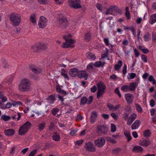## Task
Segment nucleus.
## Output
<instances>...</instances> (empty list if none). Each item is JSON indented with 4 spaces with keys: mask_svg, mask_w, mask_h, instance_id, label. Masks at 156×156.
<instances>
[{
    "mask_svg": "<svg viewBox=\"0 0 156 156\" xmlns=\"http://www.w3.org/2000/svg\"><path fill=\"white\" fill-rule=\"evenodd\" d=\"M10 20L12 25L14 26H17L20 25L21 19L20 14L13 12L9 15Z\"/></svg>",
    "mask_w": 156,
    "mask_h": 156,
    "instance_id": "f257e3e1",
    "label": "nucleus"
},
{
    "mask_svg": "<svg viewBox=\"0 0 156 156\" xmlns=\"http://www.w3.org/2000/svg\"><path fill=\"white\" fill-rule=\"evenodd\" d=\"M48 48L47 44L42 42L37 43L31 47L32 50L34 52L43 51L46 50Z\"/></svg>",
    "mask_w": 156,
    "mask_h": 156,
    "instance_id": "f03ea898",
    "label": "nucleus"
},
{
    "mask_svg": "<svg viewBox=\"0 0 156 156\" xmlns=\"http://www.w3.org/2000/svg\"><path fill=\"white\" fill-rule=\"evenodd\" d=\"M109 132L108 128L105 125H98L97 127L96 133L99 136L101 134L107 135Z\"/></svg>",
    "mask_w": 156,
    "mask_h": 156,
    "instance_id": "7ed1b4c3",
    "label": "nucleus"
},
{
    "mask_svg": "<svg viewBox=\"0 0 156 156\" xmlns=\"http://www.w3.org/2000/svg\"><path fill=\"white\" fill-rule=\"evenodd\" d=\"M29 81L26 79H23L19 85V90L22 92L27 91L29 90L30 86Z\"/></svg>",
    "mask_w": 156,
    "mask_h": 156,
    "instance_id": "20e7f679",
    "label": "nucleus"
},
{
    "mask_svg": "<svg viewBox=\"0 0 156 156\" xmlns=\"http://www.w3.org/2000/svg\"><path fill=\"white\" fill-rule=\"evenodd\" d=\"M31 126V123L29 121L27 122L23 126L20 127L19 130V135H22L28 131Z\"/></svg>",
    "mask_w": 156,
    "mask_h": 156,
    "instance_id": "39448f33",
    "label": "nucleus"
},
{
    "mask_svg": "<svg viewBox=\"0 0 156 156\" xmlns=\"http://www.w3.org/2000/svg\"><path fill=\"white\" fill-rule=\"evenodd\" d=\"M80 2V0H69L68 1L69 6L76 9L81 8Z\"/></svg>",
    "mask_w": 156,
    "mask_h": 156,
    "instance_id": "423d86ee",
    "label": "nucleus"
},
{
    "mask_svg": "<svg viewBox=\"0 0 156 156\" xmlns=\"http://www.w3.org/2000/svg\"><path fill=\"white\" fill-rule=\"evenodd\" d=\"M58 24L61 28L64 29L68 25V20L66 18H59Z\"/></svg>",
    "mask_w": 156,
    "mask_h": 156,
    "instance_id": "0eeeda50",
    "label": "nucleus"
},
{
    "mask_svg": "<svg viewBox=\"0 0 156 156\" xmlns=\"http://www.w3.org/2000/svg\"><path fill=\"white\" fill-rule=\"evenodd\" d=\"M85 148L87 151L94 152L95 151L96 148L93 144L90 141L85 143Z\"/></svg>",
    "mask_w": 156,
    "mask_h": 156,
    "instance_id": "6e6552de",
    "label": "nucleus"
},
{
    "mask_svg": "<svg viewBox=\"0 0 156 156\" xmlns=\"http://www.w3.org/2000/svg\"><path fill=\"white\" fill-rule=\"evenodd\" d=\"M47 20L44 17L41 16L39 19L38 25L39 27L43 29L47 25Z\"/></svg>",
    "mask_w": 156,
    "mask_h": 156,
    "instance_id": "1a4fd4ad",
    "label": "nucleus"
},
{
    "mask_svg": "<svg viewBox=\"0 0 156 156\" xmlns=\"http://www.w3.org/2000/svg\"><path fill=\"white\" fill-rule=\"evenodd\" d=\"M105 140L104 137H101L94 140L95 145L99 147H102L105 143Z\"/></svg>",
    "mask_w": 156,
    "mask_h": 156,
    "instance_id": "9d476101",
    "label": "nucleus"
},
{
    "mask_svg": "<svg viewBox=\"0 0 156 156\" xmlns=\"http://www.w3.org/2000/svg\"><path fill=\"white\" fill-rule=\"evenodd\" d=\"M93 100V98L92 96H90L88 99L85 97H83L81 98L80 104L84 105L87 103L88 105H89L92 102Z\"/></svg>",
    "mask_w": 156,
    "mask_h": 156,
    "instance_id": "9b49d317",
    "label": "nucleus"
},
{
    "mask_svg": "<svg viewBox=\"0 0 156 156\" xmlns=\"http://www.w3.org/2000/svg\"><path fill=\"white\" fill-rule=\"evenodd\" d=\"M75 42V40L72 39H69L66 41L65 42L63 43L61 47L63 48H68L70 47L71 44Z\"/></svg>",
    "mask_w": 156,
    "mask_h": 156,
    "instance_id": "f8f14e48",
    "label": "nucleus"
},
{
    "mask_svg": "<svg viewBox=\"0 0 156 156\" xmlns=\"http://www.w3.org/2000/svg\"><path fill=\"white\" fill-rule=\"evenodd\" d=\"M125 96L127 103L131 104L133 101V96L131 94L129 93L126 94Z\"/></svg>",
    "mask_w": 156,
    "mask_h": 156,
    "instance_id": "ddd939ff",
    "label": "nucleus"
},
{
    "mask_svg": "<svg viewBox=\"0 0 156 156\" xmlns=\"http://www.w3.org/2000/svg\"><path fill=\"white\" fill-rule=\"evenodd\" d=\"M116 6V5H115L110 6L109 8H107L105 12V14L106 15L108 14L114 15L115 14L113 13V12L114 11H115Z\"/></svg>",
    "mask_w": 156,
    "mask_h": 156,
    "instance_id": "4468645a",
    "label": "nucleus"
},
{
    "mask_svg": "<svg viewBox=\"0 0 156 156\" xmlns=\"http://www.w3.org/2000/svg\"><path fill=\"white\" fill-rule=\"evenodd\" d=\"M79 73L77 75V77L80 78H84L85 80H87V77L88 76V74L86 73L85 71H79Z\"/></svg>",
    "mask_w": 156,
    "mask_h": 156,
    "instance_id": "2eb2a0df",
    "label": "nucleus"
},
{
    "mask_svg": "<svg viewBox=\"0 0 156 156\" xmlns=\"http://www.w3.org/2000/svg\"><path fill=\"white\" fill-rule=\"evenodd\" d=\"M97 116V113L96 111H93L91 112L90 118V122L91 123H93L96 121V119Z\"/></svg>",
    "mask_w": 156,
    "mask_h": 156,
    "instance_id": "dca6fc26",
    "label": "nucleus"
},
{
    "mask_svg": "<svg viewBox=\"0 0 156 156\" xmlns=\"http://www.w3.org/2000/svg\"><path fill=\"white\" fill-rule=\"evenodd\" d=\"M78 73H79V71L77 69L73 68L69 70V74L71 76L74 77L76 76Z\"/></svg>",
    "mask_w": 156,
    "mask_h": 156,
    "instance_id": "f3484780",
    "label": "nucleus"
},
{
    "mask_svg": "<svg viewBox=\"0 0 156 156\" xmlns=\"http://www.w3.org/2000/svg\"><path fill=\"white\" fill-rule=\"evenodd\" d=\"M141 123L140 121L139 120H136L132 125L131 129H137Z\"/></svg>",
    "mask_w": 156,
    "mask_h": 156,
    "instance_id": "a211bd4d",
    "label": "nucleus"
},
{
    "mask_svg": "<svg viewBox=\"0 0 156 156\" xmlns=\"http://www.w3.org/2000/svg\"><path fill=\"white\" fill-rule=\"evenodd\" d=\"M97 86L98 90L104 91L106 88L105 85L103 82H99L97 84Z\"/></svg>",
    "mask_w": 156,
    "mask_h": 156,
    "instance_id": "6ab92c4d",
    "label": "nucleus"
},
{
    "mask_svg": "<svg viewBox=\"0 0 156 156\" xmlns=\"http://www.w3.org/2000/svg\"><path fill=\"white\" fill-rule=\"evenodd\" d=\"M151 142L149 140L143 139L140 140V144L141 145L145 147H147L151 144Z\"/></svg>",
    "mask_w": 156,
    "mask_h": 156,
    "instance_id": "aec40b11",
    "label": "nucleus"
},
{
    "mask_svg": "<svg viewBox=\"0 0 156 156\" xmlns=\"http://www.w3.org/2000/svg\"><path fill=\"white\" fill-rule=\"evenodd\" d=\"M15 133L14 130L9 129L7 130H5L4 133L5 135L8 136H10L13 135Z\"/></svg>",
    "mask_w": 156,
    "mask_h": 156,
    "instance_id": "412c9836",
    "label": "nucleus"
},
{
    "mask_svg": "<svg viewBox=\"0 0 156 156\" xmlns=\"http://www.w3.org/2000/svg\"><path fill=\"white\" fill-rule=\"evenodd\" d=\"M84 39L86 41L88 42L90 41L91 38V34L90 32L85 33L84 35Z\"/></svg>",
    "mask_w": 156,
    "mask_h": 156,
    "instance_id": "4be33fe9",
    "label": "nucleus"
},
{
    "mask_svg": "<svg viewBox=\"0 0 156 156\" xmlns=\"http://www.w3.org/2000/svg\"><path fill=\"white\" fill-rule=\"evenodd\" d=\"M143 150V148L140 146H134L133 149V151L139 153L142 152Z\"/></svg>",
    "mask_w": 156,
    "mask_h": 156,
    "instance_id": "5701e85b",
    "label": "nucleus"
},
{
    "mask_svg": "<svg viewBox=\"0 0 156 156\" xmlns=\"http://www.w3.org/2000/svg\"><path fill=\"white\" fill-rule=\"evenodd\" d=\"M128 87H129V91H134L135 90L136 87V83L135 82L131 83Z\"/></svg>",
    "mask_w": 156,
    "mask_h": 156,
    "instance_id": "b1692460",
    "label": "nucleus"
},
{
    "mask_svg": "<svg viewBox=\"0 0 156 156\" xmlns=\"http://www.w3.org/2000/svg\"><path fill=\"white\" fill-rule=\"evenodd\" d=\"M86 56L88 59L92 60H94L96 57L94 54L91 53L90 52H88L86 53Z\"/></svg>",
    "mask_w": 156,
    "mask_h": 156,
    "instance_id": "393cba45",
    "label": "nucleus"
},
{
    "mask_svg": "<svg viewBox=\"0 0 156 156\" xmlns=\"http://www.w3.org/2000/svg\"><path fill=\"white\" fill-rule=\"evenodd\" d=\"M94 64L92 63H90L88 64L87 67V70L90 73H91L93 71L94 69Z\"/></svg>",
    "mask_w": 156,
    "mask_h": 156,
    "instance_id": "a878e982",
    "label": "nucleus"
},
{
    "mask_svg": "<svg viewBox=\"0 0 156 156\" xmlns=\"http://www.w3.org/2000/svg\"><path fill=\"white\" fill-rule=\"evenodd\" d=\"M156 22V14L151 16L149 20L150 23L152 24Z\"/></svg>",
    "mask_w": 156,
    "mask_h": 156,
    "instance_id": "bb28decb",
    "label": "nucleus"
},
{
    "mask_svg": "<svg viewBox=\"0 0 156 156\" xmlns=\"http://www.w3.org/2000/svg\"><path fill=\"white\" fill-rule=\"evenodd\" d=\"M122 65V61L119 60L118 64L115 65L114 67L115 70L118 71L120 69V67Z\"/></svg>",
    "mask_w": 156,
    "mask_h": 156,
    "instance_id": "cd10ccee",
    "label": "nucleus"
},
{
    "mask_svg": "<svg viewBox=\"0 0 156 156\" xmlns=\"http://www.w3.org/2000/svg\"><path fill=\"white\" fill-rule=\"evenodd\" d=\"M124 134L126 137L127 139V141H129L132 138L129 132L128 131H126L124 132Z\"/></svg>",
    "mask_w": 156,
    "mask_h": 156,
    "instance_id": "c85d7f7f",
    "label": "nucleus"
},
{
    "mask_svg": "<svg viewBox=\"0 0 156 156\" xmlns=\"http://www.w3.org/2000/svg\"><path fill=\"white\" fill-rule=\"evenodd\" d=\"M144 37L145 41H149L151 39V38L150 33L148 32L147 33V34L144 36Z\"/></svg>",
    "mask_w": 156,
    "mask_h": 156,
    "instance_id": "c756f323",
    "label": "nucleus"
},
{
    "mask_svg": "<svg viewBox=\"0 0 156 156\" xmlns=\"http://www.w3.org/2000/svg\"><path fill=\"white\" fill-rule=\"evenodd\" d=\"M46 123L45 122H42L39 124L38 126V129L40 131H43V129L45 127V125Z\"/></svg>",
    "mask_w": 156,
    "mask_h": 156,
    "instance_id": "7c9ffc66",
    "label": "nucleus"
},
{
    "mask_svg": "<svg viewBox=\"0 0 156 156\" xmlns=\"http://www.w3.org/2000/svg\"><path fill=\"white\" fill-rule=\"evenodd\" d=\"M30 69L34 73L36 74H38L41 72V70L40 69H35L32 67L30 68Z\"/></svg>",
    "mask_w": 156,
    "mask_h": 156,
    "instance_id": "2f4dec72",
    "label": "nucleus"
},
{
    "mask_svg": "<svg viewBox=\"0 0 156 156\" xmlns=\"http://www.w3.org/2000/svg\"><path fill=\"white\" fill-rule=\"evenodd\" d=\"M47 100L51 101V103H53L55 100V95L52 94L49 96L47 98Z\"/></svg>",
    "mask_w": 156,
    "mask_h": 156,
    "instance_id": "473e14b6",
    "label": "nucleus"
},
{
    "mask_svg": "<svg viewBox=\"0 0 156 156\" xmlns=\"http://www.w3.org/2000/svg\"><path fill=\"white\" fill-rule=\"evenodd\" d=\"M36 15L34 14L31 15L30 18V21L32 23H36V21L35 19Z\"/></svg>",
    "mask_w": 156,
    "mask_h": 156,
    "instance_id": "72a5a7b5",
    "label": "nucleus"
},
{
    "mask_svg": "<svg viewBox=\"0 0 156 156\" xmlns=\"http://www.w3.org/2000/svg\"><path fill=\"white\" fill-rule=\"evenodd\" d=\"M11 117L9 115H3L1 117L2 119H3L4 121L6 122L11 119Z\"/></svg>",
    "mask_w": 156,
    "mask_h": 156,
    "instance_id": "f704fd0d",
    "label": "nucleus"
},
{
    "mask_svg": "<svg viewBox=\"0 0 156 156\" xmlns=\"http://www.w3.org/2000/svg\"><path fill=\"white\" fill-rule=\"evenodd\" d=\"M122 150V149L120 148H117L115 149H113L112 151V152L113 154H119L120 152Z\"/></svg>",
    "mask_w": 156,
    "mask_h": 156,
    "instance_id": "c9c22d12",
    "label": "nucleus"
},
{
    "mask_svg": "<svg viewBox=\"0 0 156 156\" xmlns=\"http://www.w3.org/2000/svg\"><path fill=\"white\" fill-rule=\"evenodd\" d=\"M53 140L55 141H58L60 139V136L56 133H55L52 136Z\"/></svg>",
    "mask_w": 156,
    "mask_h": 156,
    "instance_id": "e433bc0d",
    "label": "nucleus"
},
{
    "mask_svg": "<svg viewBox=\"0 0 156 156\" xmlns=\"http://www.w3.org/2000/svg\"><path fill=\"white\" fill-rule=\"evenodd\" d=\"M144 134L145 136L149 137L151 136V133L149 130L147 129L144 132Z\"/></svg>",
    "mask_w": 156,
    "mask_h": 156,
    "instance_id": "4c0bfd02",
    "label": "nucleus"
},
{
    "mask_svg": "<svg viewBox=\"0 0 156 156\" xmlns=\"http://www.w3.org/2000/svg\"><path fill=\"white\" fill-rule=\"evenodd\" d=\"M129 76H127V78L129 79H134L136 76V74L134 73H129Z\"/></svg>",
    "mask_w": 156,
    "mask_h": 156,
    "instance_id": "58836bf2",
    "label": "nucleus"
},
{
    "mask_svg": "<svg viewBox=\"0 0 156 156\" xmlns=\"http://www.w3.org/2000/svg\"><path fill=\"white\" fill-rule=\"evenodd\" d=\"M104 93V91H100L98 90L97 93V98H99L100 97H101Z\"/></svg>",
    "mask_w": 156,
    "mask_h": 156,
    "instance_id": "ea45409f",
    "label": "nucleus"
},
{
    "mask_svg": "<svg viewBox=\"0 0 156 156\" xmlns=\"http://www.w3.org/2000/svg\"><path fill=\"white\" fill-rule=\"evenodd\" d=\"M129 87L128 86L126 85H124L121 88V90L122 91H129Z\"/></svg>",
    "mask_w": 156,
    "mask_h": 156,
    "instance_id": "a19ab883",
    "label": "nucleus"
},
{
    "mask_svg": "<svg viewBox=\"0 0 156 156\" xmlns=\"http://www.w3.org/2000/svg\"><path fill=\"white\" fill-rule=\"evenodd\" d=\"M136 107L138 112L140 113L142 112L143 110L142 108L139 104H136Z\"/></svg>",
    "mask_w": 156,
    "mask_h": 156,
    "instance_id": "79ce46f5",
    "label": "nucleus"
},
{
    "mask_svg": "<svg viewBox=\"0 0 156 156\" xmlns=\"http://www.w3.org/2000/svg\"><path fill=\"white\" fill-rule=\"evenodd\" d=\"M116 128L115 125L113 123L111 124V131L114 132L116 131Z\"/></svg>",
    "mask_w": 156,
    "mask_h": 156,
    "instance_id": "37998d69",
    "label": "nucleus"
},
{
    "mask_svg": "<svg viewBox=\"0 0 156 156\" xmlns=\"http://www.w3.org/2000/svg\"><path fill=\"white\" fill-rule=\"evenodd\" d=\"M107 141H110L113 144H115L116 141L113 139H112L110 137H108L106 138Z\"/></svg>",
    "mask_w": 156,
    "mask_h": 156,
    "instance_id": "c03bdc74",
    "label": "nucleus"
},
{
    "mask_svg": "<svg viewBox=\"0 0 156 156\" xmlns=\"http://www.w3.org/2000/svg\"><path fill=\"white\" fill-rule=\"evenodd\" d=\"M97 8L100 11H101L102 9V6L101 4L97 3L96 5Z\"/></svg>",
    "mask_w": 156,
    "mask_h": 156,
    "instance_id": "a18cd8bd",
    "label": "nucleus"
},
{
    "mask_svg": "<svg viewBox=\"0 0 156 156\" xmlns=\"http://www.w3.org/2000/svg\"><path fill=\"white\" fill-rule=\"evenodd\" d=\"M141 59L145 62H147V56L144 55L143 54L141 56Z\"/></svg>",
    "mask_w": 156,
    "mask_h": 156,
    "instance_id": "49530a36",
    "label": "nucleus"
},
{
    "mask_svg": "<svg viewBox=\"0 0 156 156\" xmlns=\"http://www.w3.org/2000/svg\"><path fill=\"white\" fill-rule=\"evenodd\" d=\"M12 105L14 106L17 105V106H18V105H22V103L20 101H14L12 104Z\"/></svg>",
    "mask_w": 156,
    "mask_h": 156,
    "instance_id": "de8ad7c7",
    "label": "nucleus"
},
{
    "mask_svg": "<svg viewBox=\"0 0 156 156\" xmlns=\"http://www.w3.org/2000/svg\"><path fill=\"white\" fill-rule=\"evenodd\" d=\"M38 2L41 4H47L48 2V0H38Z\"/></svg>",
    "mask_w": 156,
    "mask_h": 156,
    "instance_id": "09e8293b",
    "label": "nucleus"
},
{
    "mask_svg": "<svg viewBox=\"0 0 156 156\" xmlns=\"http://www.w3.org/2000/svg\"><path fill=\"white\" fill-rule=\"evenodd\" d=\"M115 12H117L118 14L121 15L122 14L121 10L119 9V7L116 5L115 9Z\"/></svg>",
    "mask_w": 156,
    "mask_h": 156,
    "instance_id": "8fccbe9b",
    "label": "nucleus"
},
{
    "mask_svg": "<svg viewBox=\"0 0 156 156\" xmlns=\"http://www.w3.org/2000/svg\"><path fill=\"white\" fill-rule=\"evenodd\" d=\"M115 92L118 95L119 98H121V95L120 93L118 88H116L115 89Z\"/></svg>",
    "mask_w": 156,
    "mask_h": 156,
    "instance_id": "3c124183",
    "label": "nucleus"
},
{
    "mask_svg": "<svg viewBox=\"0 0 156 156\" xmlns=\"http://www.w3.org/2000/svg\"><path fill=\"white\" fill-rule=\"evenodd\" d=\"M59 111L58 108H55L52 109L51 111L53 115H55Z\"/></svg>",
    "mask_w": 156,
    "mask_h": 156,
    "instance_id": "603ef678",
    "label": "nucleus"
},
{
    "mask_svg": "<svg viewBox=\"0 0 156 156\" xmlns=\"http://www.w3.org/2000/svg\"><path fill=\"white\" fill-rule=\"evenodd\" d=\"M37 151V150L35 149L33 151L30 152L29 155L28 156H34L35 154L36 153Z\"/></svg>",
    "mask_w": 156,
    "mask_h": 156,
    "instance_id": "864d4df0",
    "label": "nucleus"
},
{
    "mask_svg": "<svg viewBox=\"0 0 156 156\" xmlns=\"http://www.w3.org/2000/svg\"><path fill=\"white\" fill-rule=\"evenodd\" d=\"M97 89V87L95 86H94L93 87L90 88V91L92 93H95Z\"/></svg>",
    "mask_w": 156,
    "mask_h": 156,
    "instance_id": "5fc2aeb1",
    "label": "nucleus"
},
{
    "mask_svg": "<svg viewBox=\"0 0 156 156\" xmlns=\"http://www.w3.org/2000/svg\"><path fill=\"white\" fill-rule=\"evenodd\" d=\"M136 115L135 113L132 114L129 117V118H130L133 120H134L136 118Z\"/></svg>",
    "mask_w": 156,
    "mask_h": 156,
    "instance_id": "6e6d98bb",
    "label": "nucleus"
},
{
    "mask_svg": "<svg viewBox=\"0 0 156 156\" xmlns=\"http://www.w3.org/2000/svg\"><path fill=\"white\" fill-rule=\"evenodd\" d=\"M83 142V140H77L75 142L76 144L78 145H79L81 144H82Z\"/></svg>",
    "mask_w": 156,
    "mask_h": 156,
    "instance_id": "4d7b16f0",
    "label": "nucleus"
},
{
    "mask_svg": "<svg viewBox=\"0 0 156 156\" xmlns=\"http://www.w3.org/2000/svg\"><path fill=\"white\" fill-rule=\"evenodd\" d=\"M134 54L136 57H138L140 55V53L137 50L136 48H134Z\"/></svg>",
    "mask_w": 156,
    "mask_h": 156,
    "instance_id": "13d9d810",
    "label": "nucleus"
},
{
    "mask_svg": "<svg viewBox=\"0 0 156 156\" xmlns=\"http://www.w3.org/2000/svg\"><path fill=\"white\" fill-rule=\"evenodd\" d=\"M126 69L127 66L125 64L122 69V72L124 75H125L126 73Z\"/></svg>",
    "mask_w": 156,
    "mask_h": 156,
    "instance_id": "bf43d9fd",
    "label": "nucleus"
},
{
    "mask_svg": "<svg viewBox=\"0 0 156 156\" xmlns=\"http://www.w3.org/2000/svg\"><path fill=\"white\" fill-rule=\"evenodd\" d=\"M101 65V62L98 61L96 62L94 64V66L96 67H100Z\"/></svg>",
    "mask_w": 156,
    "mask_h": 156,
    "instance_id": "052dcab7",
    "label": "nucleus"
},
{
    "mask_svg": "<svg viewBox=\"0 0 156 156\" xmlns=\"http://www.w3.org/2000/svg\"><path fill=\"white\" fill-rule=\"evenodd\" d=\"M130 114V112H126L123 115V117L125 119H127L128 118L129 115Z\"/></svg>",
    "mask_w": 156,
    "mask_h": 156,
    "instance_id": "680f3d73",
    "label": "nucleus"
},
{
    "mask_svg": "<svg viewBox=\"0 0 156 156\" xmlns=\"http://www.w3.org/2000/svg\"><path fill=\"white\" fill-rule=\"evenodd\" d=\"M0 98L2 99V101L3 102H5L7 100V98L3 95Z\"/></svg>",
    "mask_w": 156,
    "mask_h": 156,
    "instance_id": "e2e57ef3",
    "label": "nucleus"
},
{
    "mask_svg": "<svg viewBox=\"0 0 156 156\" xmlns=\"http://www.w3.org/2000/svg\"><path fill=\"white\" fill-rule=\"evenodd\" d=\"M56 91L58 93H60L62 90V89H61L59 85H57L56 86Z\"/></svg>",
    "mask_w": 156,
    "mask_h": 156,
    "instance_id": "0e129e2a",
    "label": "nucleus"
},
{
    "mask_svg": "<svg viewBox=\"0 0 156 156\" xmlns=\"http://www.w3.org/2000/svg\"><path fill=\"white\" fill-rule=\"evenodd\" d=\"M150 105L152 107H153L155 105V102L154 100L153 99H152L150 100Z\"/></svg>",
    "mask_w": 156,
    "mask_h": 156,
    "instance_id": "69168bd1",
    "label": "nucleus"
},
{
    "mask_svg": "<svg viewBox=\"0 0 156 156\" xmlns=\"http://www.w3.org/2000/svg\"><path fill=\"white\" fill-rule=\"evenodd\" d=\"M101 115L105 119H108L109 118V115L108 114H103Z\"/></svg>",
    "mask_w": 156,
    "mask_h": 156,
    "instance_id": "338daca9",
    "label": "nucleus"
},
{
    "mask_svg": "<svg viewBox=\"0 0 156 156\" xmlns=\"http://www.w3.org/2000/svg\"><path fill=\"white\" fill-rule=\"evenodd\" d=\"M152 40L153 41H156V33L154 32L152 33Z\"/></svg>",
    "mask_w": 156,
    "mask_h": 156,
    "instance_id": "774afa93",
    "label": "nucleus"
}]
</instances>
